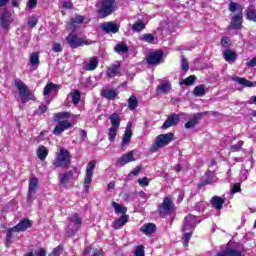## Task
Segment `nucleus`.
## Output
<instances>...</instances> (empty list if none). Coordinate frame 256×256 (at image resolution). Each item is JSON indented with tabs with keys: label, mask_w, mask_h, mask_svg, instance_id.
<instances>
[{
	"label": "nucleus",
	"mask_w": 256,
	"mask_h": 256,
	"mask_svg": "<svg viewBox=\"0 0 256 256\" xmlns=\"http://www.w3.org/2000/svg\"><path fill=\"white\" fill-rule=\"evenodd\" d=\"M96 9L101 19H105V17H109V15H112L115 12L117 4L115 3V0H98L96 2Z\"/></svg>",
	"instance_id": "obj_1"
},
{
	"label": "nucleus",
	"mask_w": 256,
	"mask_h": 256,
	"mask_svg": "<svg viewBox=\"0 0 256 256\" xmlns=\"http://www.w3.org/2000/svg\"><path fill=\"white\" fill-rule=\"evenodd\" d=\"M30 227V220L22 219L16 226L10 228L6 235V247H11V243H13V237H17V233L27 231V229H29Z\"/></svg>",
	"instance_id": "obj_2"
},
{
	"label": "nucleus",
	"mask_w": 256,
	"mask_h": 256,
	"mask_svg": "<svg viewBox=\"0 0 256 256\" xmlns=\"http://www.w3.org/2000/svg\"><path fill=\"white\" fill-rule=\"evenodd\" d=\"M229 11L231 13H238L232 18L231 25L233 29H241V25L243 23V6L241 4H237L235 2H230Z\"/></svg>",
	"instance_id": "obj_3"
},
{
	"label": "nucleus",
	"mask_w": 256,
	"mask_h": 256,
	"mask_svg": "<svg viewBox=\"0 0 256 256\" xmlns=\"http://www.w3.org/2000/svg\"><path fill=\"white\" fill-rule=\"evenodd\" d=\"M15 87L18 89L20 100L22 103H27V101H35V95L29 91L27 85L22 82L21 79H16L14 82Z\"/></svg>",
	"instance_id": "obj_4"
},
{
	"label": "nucleus",
	"mask_w": 256,
	"mask_h": 256,
	"mask_svg": "<svg viewBox=\"0 0 256 256\" xmlns=\"http://www.w3.org/2000/svg\"><path fill=\"white\" fill-rule=\"evenodd\" d=\"M69 224L66 229V235L67 237H73L79 229H81V225L83 223V218L79 216V214L75 213L73 214L69 219Z\"/></svg>",
	"instance_id": "obj_5"
},
{
	"label": "nucleus",
	"mask_w": 256,
	"mask_h": 256,
	"mask_svg": "<svg viewBox=\"0 0 256 256\" xmlns=\"http://www.w3.org/2000/svg\"><path fill=\"white\" fill-rule=\"evenodd\" d=\"M173 133L160 134L156 137L155 143L152 145L150 151L152 153H156L159 151L161 147H165V145H169L173 141Z\"/></svg>",
	"instance_id": "obj_6"
},
{
	"label": "nucleus",
	"mask_w": 256,
	"mask_h": 256,
	"mask_svg": "<svg viewBox=\"0 0 256 256\" xmlns=\"http://www.w3.org/2000/svg\"><path fill=\"white\" fill-rule=\"evenodd\" d=\"M71 164V155L65 148H60L59 154L54 161V167H69Z\"/></svg>",
	"instance_id": "obj_7"
},
{
	"label": "nucleus",
	"mask_w": 256,
	"mask_h": 256,
	"mask_svg": "<svg viewBox=\"0 0 256 256\" xmlns=\"http://www.w3.org/2000/svg\"><path fill=\"white\" fill-rule=\"evenodd\" d=\"M173 211H175L173 199L171 197L164 198L162 204L158 207L160 217H167V215H171Z\"/></svg>",
	"instance_id": "obj_8"
},
{
	"label": "nucleus",
	"mask_w": 256,
	"mask_h": 256,
	"mask_svg": "<svg viewBox=\"0 0 256 256\" xmlns=\"http://www.w3.org/2000/svg\"><path fill=\"white\" fill-rule=\"evenodd\" d=\"M66 41L72 49H78V47H83L84 45H93V43H95V41L79 38L75 34H69Z\"/></svg>",
	"instance_id": "obj_9"
},
{
	"label": "nucleus",
	"mask_w": 256,
	"mask_h": 256,
	"mask_svg": "<svg viewBox=\"0 0 256 256\" xmlns=\"http://www.w3.org/2000/svg\"><path fill=\"white\" fill-rule=\"evenodd\" d=\"M95 165H96L95 160H92L87 164L86 175H85V179H84L85 193H89V185H91V183L93 181V171H95Z\"/></svg>",
	"instance_id": "obj_10"
},
{
	"label": "nucleus",
	"mask_w": 256,
	"mask_h": 256,
	"mask_svg": "<svg viewBox=\"0 0 256 256\" xmlns=\"http://www.w3.org/2000/svg\"><path fill=\"white\" fill-rule=\"evenodd\" d=\"M197 217L193 215H188L184 218V222L182 225V231H193L195 227H197Z\"/></svg>",
	"instance_id": "obj_11"
},
{
	"label": "nucleus",
	"mask_w": 256,
	"mask_h": 256,
	"mask_svg": "<svg viewBox=\"0 0 256 256\" xmlns=\"http://www.w3.org/2000/svg\"><path fill=\"white\" fill-rule=\"evenodd\" d=\"M161 61H163V51L161 50L150 52L147 57L148 65H159Z\"/></svg>",
	"instance_id": "obj_12"
},
{
	"label": "nucleus",
	"mask_w": 256,
	"mask_h": 256,
	"mask_svg": "<svg viewBox=\"0 0 256 256\" xmlns=\"http://www.w3.org/2000/svg\"><path fill=\"white\" fill-rule=\"evenodd\" d=\"M181 114H171L168 116V118L165 120V122L162 125V129H169V127H175V125L179 124V121H181Z\"/></svg>",
	"instance_id": "obj_13"
},
{
	"label": "nucleus",
	"mask_w": 256,
	"mask_h": 256,
	"mask_svg": "<svg viewBox=\"0 0 256 256\" xmlns=\"http://www.w3.org/2000/svg\"><path fill=\"white\" fill-rule=\"evenodd\" d=\"M37 187H39V180L37 178H31L28 186V195L27 201L28 203H33V195H35V191H37Z\"/></svg>",
	"instance_id": "obj_14"
},
{
	"label": "nucleus",
	"mask_w": 256,
	"mask_h": 256,
	"mask_svg": "<svg viewBox=\"0 0 256 256\" xmlns=\"http://www.w3.org/2000/svg\"><path fill=\"white\" fill-rule=\"evenodd\" d=\"M106 75L109 79H113V77L121 75V62L116 61L111 64L106 70Z\"/></svg>",
	"instance_id": "obj_15"
},
{
	"label": "nucleus",
	"mask_w": 256,
	"mask_h": 256,
	"mask_svg": "<svg viewBox=\"0 0 256 256\" xmlns=\"http://www.w3.org/2000/svg\"><path fill=\"white\" fill-rule=\"evenodd\" d=\"M101 30L108 35L119 33V25L113 21L101 24Z\"/></svg>",
	"instance_id": "obj_16"
},
{
	"label": "nucleus",
	"mask_w": 256,
	"mask_h": 256,
	"mask_svg": "<svg viewBox=\"0 0 256 256\" xmlns=\"http://www.w3.org/2000/svg\"><path fill=\"white\" fill-rule=\"evenodd\" d=\"M100 94L101 97H104V99H108V101H115V99L119 98V91L113 88H103Z\"/></svg>",
	"instance_id": "obj_17"
},
{
	"label": "nucleus",
	"mask_w": 256,
	"mask_h": 256,
	"mask_svg": "<svg viewBox=\"0 0 256 256\" xmlns=\"http://www.w3.org/2000/svg\"><path fill=\"white\" fill-rule=\"evenodd\" d=\"M73 127V123L67 121V120H62L58 122V125L54 128L53 133L54 135H61L63 131H67V129H71Z\"/></svg>",
	"instance_id": "obj_18"
},
{
	"label": "nucleus",
	"mask_w": 256,
	"mask_h": 256,
	"mask_svg": "<svg viewBox=\"0 0 256 256\" xmlns=\"http://www.w3.org/2000/svg\"><path fill=\"white\" fill-rule=\"evenodd\" d=\"M99 67V58L91 57L87 62L83 63L84 71H95Z\"/></svg>",
	"instance_id": "obj_19"
},
{
	"label": "nucleus",
	"mask_w": 256,
	"mask_h": 256,
	"mask_svg": "<svg viewBox=\"0 0 256 256\" xmlns=\"http://www.w3.org/2000/svg\"><path fill=\"white\" fill-rule=\"evenodd\" d=\"M13 23V19H11V13L5 11L0 16V25L2 29H9V25Z\"/></svg>",
	"instance_id": "obj_20"
},
{
	"label": "nucleus",
	"mask_w": 256,
	"mask_h": 256,
	"mask_svg": "<svg viewBox=\"0 0 256 256\" xmlns=\"http://www.w3.org/2000/svg\"><path fill=\"white\" fill-rule=\"evenodd\" d=\"M131 127H133V125L131 124V122H129L126 126L122 138V147H125V145H128V143H131V137H133V131L131 130Z\"/></svg>",
	"instance_id": "obj_21"
},
{
	"label": "nucleus",
	"mask_w": 256,
	"mask_h": 256,
	"mask_svg": "<svg viewBox=\"0 0 256 256\" xmlns=\"http://www.w3.org/2000/svg\"><path fill=\"white\" fill-rule=\"evenodd\" d=\"M131 161H135V158L133 156V151H130V152L124 154L122 157H120L117 160L116 165L123 167V165H127V163H131Z\"/></svg>",
	"instance_id": "obj_22"
},
{
	"label": "nucleus",
	"mask_w": 256,
	"mask_h": 256,
	"mask_svg": "<svg viewBox=\"0 0 256 256\" xmlns=\"http://www.w3.org/2000/svg\"><path fill=\"white\" fill-rule=\"evenodd\" d=\"M223 58L227 63H235L237 61V52L228 49L223 52Z\"/></svg>",
	"instance_id": "obj_23"
},
{
	"label": "nucleus",
	"mask_w": 256,
	"mask_h": 256,
	"mask_svg": "<svg viewBox=\"0 0 256 256\" xmlns=\"http://www.w3.org/2000/svg\"><path fill=\"white\" fill-rule=\"evenodd\" d=\"M140 231L144 233V235H153V233L157 231V226L153 223H147L140 228Z\"/></svg>",
	"instance_id": "obj_24"
},
{
	"label": "nucleus",
	"mask_w": 256,
	"mask_h": 256,
	"mask_svg": "<svg viewBox=\"0 0 256 256\" xmlns=\"http://www.w3.org/2000/svg\"><path fill=\"white\" fill-rule=\"evenodd\" d=\"M83 256H103V250L88 246L83 251Z\"/></svg>",
	"instance_id": "obj_25"
},
{
	"label": "nucleus",
	"mask_w": 256,
	"mask_h": 256,
	"mask_svg": "<svg viewBox=\"0 0 256 256\" xmlns=\"http://www.w3.org/2000/svg\"><path fill=\"white\" fill-rule=\"evenodd\" d=\"M129 221V215H123L112 223L113 229H121Z\"/></svg>",
	"instance_id": "obj_26"
},
{
	"label": "nucleus",
	"mask_w": 256,
	"mask_h": 256,
	"mask_svg": "<svg viewBox=\"0 0 256 256\" xmlns=\"http://www.w3.org/2000/svg\"><path fill=\"white\" fill-rule=\"evenodd\" d=\"M129 27L134 31V33H141V31L147 27V23L139 19L134 24H130Z\"/></svg>",
	"instance_id": "obj_27"
},
{
	"label": "nucleus",
	"mask_w": 256,
	"mask_h": 256,
	"mask_svg": "<svg viewBox=\"0 0 256 256\" xmlns=\"http://www.w3.org/2000/svg\"><path fill=\"white\" fill-rule=\"evenodd\" d=\"M224 203H225V200L219 196H214L211 199V205L214 209H217V211H221V209H223Z\"/></svg>",
	"instance_id": "obj_28"
},
{
	"label": "nucleus",
	"mask_w": 256,
	"mask_h": 256,
	"mask_svg": "<svg viewBox=\"0 0 256 256\" xmlns=\"http://www.w3.org/2000/svg\"><path fill=\"white\" fill-rule=\"evenodd\" d=\"M114 52L118 55H126V53H129V46L123 42L118 43L114 47Z\"/></svg>",
	"instance_id": "obj_29"
},
{
	"label": "nucleus",
	"mask_w": 256,
	"mask_h": 256,
	"mask_svg": "<svg viewBox=\"0 0 256 256\" xmlns=\"http://www.w3.org/2000/svg\"><path fill=\"white\" fill-rule=\"evenodd\" d=\"M109 119L112 125L111 128L119 129L121 125V117H119V114L113 113L112 115H110Z\"/></svg>",
	"instance_id": "obj_30"
},
{
	"label": "nucleus",
	"mask_w": 256,
	"mask_h": 256,
	"mask_svg": "<svg viewBox=\"0 0 256 256\" xmlns=\"http://www.w3.org/2000/svg\"><path fill=\"white\" fill-rule=\"evenodd\" d=\"M73 179V171H68L66 173L60 174V185L65 186L69 181Z\"/></svg>",
	"instance_id": "obj_31"
},
{
	"label": "nucleus",
	"mask_w": 256,
	"mask_h": 256,
	"mask_svg": "<svg viewBox=\"0 0 256 256\" xmlns=\"http://www.w3.org/2000/svg\"><path fill=\"white\" fill-rule=\"evenodd\" d=\"M200 119H201V114L200 113L195 114L193 119L185 123L184 125L185 129H193L197 125Z\"/></svg>",
	"instance_id": "obj_32"
},
{
	"label": "nucleus",
	"mask_w": 256,
	"mask_h": 256,
	"mask_svg": "<svg viewBox=\"0 0 256 256\" xmlns=\"http://www.w3.org/2000/svg\"><path fill=\"white\" fill-rule=\"evenodd\" d=\"M136 107H139V100L137 99V96L131 95L128 99V109L130 111H135Z\"/></svg>",
	"instance_id": "obj_33"
},
{
	"label": "nucleus",
	"mask_w": 256,
	"mask_h": 256,
	"mask_svg": "<svg viewBox=\"0 0 256 256\" xmlns=\"http://www.w3.org/2000/svg\"><path fill=\"white\" fill-rule=\"evenodd\" d=\"M47 155H49V150L45 146H39L37 149V157L40 161H45L47 159Z\"/></svg>",
	"instance_id": "obj_34"
},
{
	"label": "nucleus",
	"mask_w": 256,
	"mask_h": 256,
	"mask_svg": "<svg viewBox=\"0 0 256 256\" xmlns=\"http://www.w3.org/2000/svg\"><path fill=\"white\" fill-rule=\"evenodd\" d=\"M205 93H207L205 85L196 86L193 90L194 97H204Z\"/></svg>",
	"instance_id": "obj_35"
},
{
	"label": "nucleus",
	"mask_w": 256,
	"mask_h": 256,
	"mask_svg": "<svg viewBox=\"0 0 256 256\" xmlns=\"http://www.w3.org/2000/svg\"><path fill=\"white\" fill-rule=\"evenodd\" d=\"M51 91H59V85L49 83L44 87L43 95L47 97V95H50Z\"/></svg>",
	"instance_id": "obj_36"
},
{
	"label": "nucleus",
	"mask_w": 256,
	"mask_h": 256,
	"mask_svg": "<svg viewBox=\"0 0 256 256\" xmlns=\"http://www.w3.org/2000/svg\"><path fill=\"white\" fill-rule=\"evenodd\" d=\"M232 80H234L239 85H243L244 87H254L253 82H251L245 78L236 76Z\"/></svg>",
	"instance_id": "obj_37"
},
{
	"label": "nucleus",
	"mask_w": 256,
	"mask_h": 256,
	"mask_svg": "<svg viewBox=\"0 0 256 256\" xmlns=\"http://www.w3.org/2000/svg\"><path fill=\"white\" fill-rule=\"evenodd\" d=\"M112 207L114 208V211L117 215H119L120 213L122 215H125V213H127V207L120 205L117 202H112Z\"/></svg>",
	"instance_id": "obj_38"
},
{
	"label": "nucleus",
	"mask_w": 256,
	"mask_h": 256,
	"mask_svg": "<svg viewBox=\"0 0 256 256\" xmlns=\"http://www.w3.org/2000/svg\"><path fill=\"white\" fill-rule=\"evenodd\" d=\"M68 97L71 98L72 103L79 105V101H81V92H79V90H74Z\"/></svg>",
	"instance_id": "obj_39"
},
{
	"label": "nucleus",
	"mask_w": 256,
	"mask_h": 256,
	"mask_svg": "<svg viewBox=\"0 0 256 256\" xmlns=\"http://www.w3.org/2000/svg\"><path fill=\"white\" fill-rule=\"evenodd\" d=\"M157 91H158V93H165V94L169 93L171 91V83L164 82V83L158 85Z\"/></svg>",
	"instance_id": "obj_40"
},
{
	"label": "nucleus",
	"mask_w": 256,
	"mask_h": 256,
	"mask_svg": "<svg viewBox=\"0 0 256 256\" xmlns=\"http://www.w3.org/2000/svg\"><path fill=\"white\" fill-rule=\"evenodd\" d=\"M30 65H32V67H39V53L33 52L30 55Z\"/></svg>",
	"instance_id": "obj_41"
},
{
	"label": "nucleus",
	"mask_w": 256,
	"mask_h": 256,
	"mask_svg": "<svg viewBox=\"0 0 256 256\" xmlns=\"http://www.w3.org/2000/svg\"><path fill=\"white\" fill-rule=\"evenodd\" d=\"M119 131V128H109L108 130V139L113 143L115 141V137H117V132Z\"/></svg>",
	"instance_id": "obj_42"
},
{
	"label": "nucleus",
	"mask_w": 256,
	"mask_h": 256,
	"mask_svg": "<svg viewBox=\"0 0 256 256\" xmlns=\"http://www.w3.org/2000/svg\"><path fill=\"white\" fill-rule=\"evenodd\" d=\"M217 181V178L212 177V178H206L204 181L198 184V187H205V185H213Z\"/></svg>",
	"instance_id": "obj_43"
},
{
	"label": "nucleus",
	"mask_w": 256,
	"mask_h": 256,
	"mask_svg": "<svg viewBox=\"0 0 256 256\" xmlns=\"http://www.w3.org/2000/svg\"><path fill=\"white\" fill-rule=\"evenodd\" d=\"M140 41H145L146 43H153L155 41V37L153 34H143L140 36Z\"/></svg>",
	"instance_id": "obj_44"
},
{
	"label": "nucleus",
	"mask_w": 256,
	"mask_h": 256,
	"mask_svg": "<svg viewBox=\"0 0 256 256\" xmlns=\"http://www.w3.org/2000/svg\"><path fill=\"white\" fill-rule=\"evenodd\" d=\"M68 117H71V113L69 112H59L54 115L55 121H59V119H68Z\"/></svg>",
	"instance_id": "obj_45"
},
{
	"label": "nucleus",
	"mask_w": 256,
	"mask_h": 256,
	"mask_svg": "<svg viewBox=\"0 0 256 256\" xmlns=\"http://www.w3.org/2000/svg\"><path fill=\"white\" fill-rule=\"evenodd\" d=\"M193 237V231H184V247H189V240Z\"/></svg>",
	"instance_id": "obj_46"
},
{
	"label": "nucleus",
	"mask_w": 256,
	"mask_h": 256,
	"mask_svg": "<svg viewBox=\"0 0 256 256\" xmlns=\"http://www.w3.org/2000/svg\"><path fill=\"white\" fill-rule=\"evenodd\" d=\"M83 21H85V17H83V16H75L74 18H72L71 27L73 28V31H75V24L83 23Z\"/></svg>",
	"instance_id": "obj_47"
},
{
	"label": "nucleus",
	"mask_w": 256,
	"mask_h": 256,
	"mask_svg": "<svg viewBox=\"0 0 256 256\" xmlns=\"http://www.w3.org/2000/svg\"><path fill=\"white\" fill-rule=\"evenodd\" d=\"M134 255L135 256H145V246L139 245L135 247L134 250Z\"/></svg>",
	"instance_id": "obj_48"
},
{
	"label": "nucleus",
	"mask_w": 256,
	"mask_h": 256,
	"mask_svg": "<svg viewBox=\"0 0 256 256\" xmlns=\"http://www.w3.org/2000/svg\"><path fill=\"white\" fill-rule=\"evenodd\" d=\"M195 79H196L195 76L191 75V76H189L188 78L182 80V81L180 82V84H181V85L191 86V85H193V84L195 83Z\"/></svg>",
	"instance_id": "obj_49"
},
{
	"label": "nucleus",
	"mask_w": 256,
	"mask_h": 256,
	"mask_svg": "<svg viewBox=\"0 0 256 256\" xmlns=\"http://www.w3.org/2000/svg\"><path fill=\"white\" fill-rule=\"evenodd\" d=\"M221 47H223L224 49L229 50V47H231V39H229L228 37H223L221 39L220 42Z\"/></svg>",
	"instance_id": "obj_50"
},
{
	"label": "nucleus",
	"mask_w": 256,
	"mask_h": 256,
	"mask_svg": "<svg viewBox=\"0 0 256 256\" xmlns=\"http://www.w3.org/2000/svg\"><path fill=\"white\" fill-rule=\"evenodd\" d=\"M63 253V246H58L52 250V253L49 256H61Z\"/></svg>",
	"instance_id": "obj_51"
},
{
	"label": "nucleus",
	"mask_w": 256,
	"mask_h": 256,
	"mask_svg": "<svg viewBox=\"0 0 256 256\" xmlns=\"http://www.w3.org/2000/svg\"><path fill=\"white\" fill-rule=\"evenodd\" d=\"M247 19H249V21H254L256 23V10H248Z\"/></svg>",
	"instance_id": "obj_52"
},
{
	"label": "nucleus",
	"mask_w": 256,
	"mask_h": 256,
	"mask_svg": "<svg viewBox=\"0 0 256 256\" xmlns=\"http://www.w3.org/2000/svg\"><path fill=\"white\" fill-rule=\"evenodd\" d=\"M138 184L140 187H149V178L143 177L138 179Z\"/></svg>",
	"instance_id": "obj_53"
},
{
	"label": "nucleus",
	"mask_w": 256,
	"mask_h": 256,
	"mask_svg": "<svg viewBox=\"0 0 256 256\" xmlns=\"http://www.w3.org/2000/svg\"><path fill=\"white\" fill-rule=\"evenodd\" d=\"M243 147V141H239L237 144L232 145L230 147L231 151L233 152H237V151H241V148Z\"/></svg>",
	"instance_id": "obj_54"
},
{
	"label": "nucleus",
	"mask_w": 256,
	"mask_h": 256,
	"mask_svg": "<svg viewBox=\"0 0 256 256\" xmlns=\"http://www.w3.org/2000/svg\"><path fill=\"white\" fill-rule=\"evenodd\" d=\"M37 21V17L31 16V18L28 20V26H30L31 29H33V27L37 25Z\"/></svg>",
	"instance_id": "obj_55"
},
{
	"label": "nucleus",
	"mask_w": 256,
	"mask_h": 256,
	"mask_svg": "<svg viewBox=\"0 0 256 256\" xmlns=\"http://www.w3.org/2000/svg\"><path fill=\"white\" fill-rule=\"evenodd\" d=\"M232 193H241V184L240 183H236L232 186Z\"/></svg>",
	"instance_id": "obj_56"
},
{
	"label": "nucleus",
	"mask_w": 256,
	"mask_h": 256,
	"mask_svg": "<svg viewBox=\"0 0 256 256\" xmlns=\"http://www.w3.org/2000/svg\"><path fill=\"white\" fill-rule=\"evenodd\" d=\"M182 70L187 72L189 71V62H187V59L182 58V64H181Z\"/></svg>",
	"instance_id": "obj_57"
},
{
	"label": "nucleus",
	"mask_w": 256,
	"mask_h": 256,
	"mask_svg": "<svg viewBox=\"0 0 256 256\" xmlns=\"http://www.w3.org/2000/svg\"><path fill=\"white\" fill-rule=\"evenodd\" d=\"M247 177H249V171L242 170L240 172V179H241V181H247Z\"/></svg>",
	"instance_id": "obj_58"
},
{
	"label": "nucleus",
	"mask_w": 256,
	"mask_h": 256,
	"mask_svg": "<svg viewBox=\"0 0 256 256\" xmlns=\"http://www.w3.org/2000/svg\"><path fill=\"white\" fill-rule=\"evenodd\" d=\"M35 254L37 256H47V251L45 250V248H39L35 251Z\"/></svg>",
	"instance_id": "obj_59"
},
{
	"label": "nucleus",
	"mask_w": 256,
	"mask_h": 256,
	"mask_svg": "<svg viewBox=\"0 0 256 256\" xmlns=\"http://www.w3.org/2000/svg\"><path fill=\"white\" fill-rule=\"evenodd\" d=\"M37 7V0H28V8L35 9Z\"/></svg>",
	"instance_id": "obj_60"
},
{
	"label": "nucleus",
	"mask_w": 256,
	"mask_h": 256,
	"mask_svg": "<svg viewBox=\"0 0 256 256\" xmlns=\"http://www.w3.org/2000/svg\"><path fill=\"white\" fill-rule=\"evenodd\" d=\"M63 8L64 9H73V2H71V1L63 2Z\"/></svg>",
	"instance_id": "obj_61"
},
{
	"label": "nucleus",
	"mask_w": 256,
	"mask_h": 256,
	"mask_svg": "<svg viewBox=\"0 0 256 256\" xmlns=\"http://www.w3.org/2000/svg\"><path fill=\"white\" fill-rule=\"evenodd\" d=\"M248 67H256V58H252L250 61L246 62Z\"/></svg>",
	"instance_id": "obj_62"
},
{
	"label": "nucleus",
	"mask_w": 256,
	"mask_h": 256,
	"mask_svg": "<svg viewBox=\"0 0 256 256\" xmlns=\"http://www.w3.org/2000/svg\"><path fill=\"white\" fill-rule=\"evenodd\" d=\"M80 137L82 138V140L87 141V131L80 129Z\"/></svg>",
	"instance_id": "obj_63"
},
{
	"label": "nucleus",
	"mask_w": 256,
	"mask_h": 256,
	"mask_svg": "<svg viewBox=\"0 0 256 256\" xmlns=\"http://www.w3.org/2000/svg\"><path fill=\"white\" fill-rule=\"evenodd\" d=\"M205 202H199L197 205H196V209L198 211H203V209H205Z\"/></svg>",
	"instance_id": "obj_64"
}]
</instances>
